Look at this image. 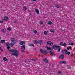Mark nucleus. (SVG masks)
Returning a JSON list of instances; mask_svg holds the SVG:
<instances>
[{
	"label": "nucleus",
	"mask_w": 75,
	"mask_h": 75,
	"mask_svg": "<svg viewBox=\"0 0 75 75\" xmlns=\"http://www.w3.org/2000/svg\"><path fill=\"white\" fill-rule=\"evenodd\" d=\"M30 16H31V15H32V14L31 13H30Z\"/></svg>",
	"instance_id": "49"
},
{
	"label": "nucleus",
	"mask_w": 75,
	"mask_h": 75,
	"mask_svg": "<svg viewBox=\"0 0 75 75\" xmlns=\"http://www.w3.org/2000/svg\"><path fill=\"white\" fill-rule=\"evenodd\" d=\"M1 31L3 32V33H5L6 32V29H3L1 30Z\"/></svg>",
	"instance_id": "24"
},
{
	"label": "nucleus",
	"mask_w": 75,
	"mask_h": 75,
	"mask_svg": "<svg viewBox=\"0 0 75 75\" xmlns=\"http://www.w3.org/2000/svg\"><path fill=\"white\" fill-rule=\"evenodd\" d=\"M28 45L29 46H30V47H34V44H33L28 43Z\"/></svg>",
	"instance_id": "18"
},
{
	"label": "nucleus",
	"mask_w": 75,
	"mask_h": 75,
	"mask_svg": "<svg viewBox=\"0 0 75 75\" xmlns=\"http://www.w3.org/2000/svg\"><path fill=\"white\" fill-rule=\"evenodd\" d=\"M25 43V42L24 41H21L20 43V45H24Z\"/></svg>",
	"instance_id": "10"
},
{
	"label": "nucleus",
	"mask_w": 75,
	"mask_h": 75,
	"mask_svg": "<svg viewBox=\"0 0 75 75\" xmlns=\"http://www.w3.org/2000/svg\"><path fill=\"white\" fill-rule=\"evenodd\" d=\"M58 52H60V51H61V48H61V47H60V46H58Z\"/></svg>",
	"instance_id": "16"
},
{
	"label": "nucleus",
	"mask_w": 75,
	"mask_h": 75,
	"mask_svg": "<svg viewBox=\"0 0 75 75\" xmlns=\"http://www.w3.org/2000/svg\"><path fill=\"white\" fill-rule=\"evenodd\" d=\"M33 33L34 34H37V30H34Z\"/></svg>",
	"instance_id": "33"
},
{
	"label": "nucleus",
	"mask_w": 75,
	"mask_h": 75,
	"mask_svg": "<svg viewBox=\"0 0 75 75\" xmlns=\"http://www.w3.org/2000/svg\"><path fill=\"white\" fill-rule=\"evenodd\" d=\"M38 44H39L40 45H41V44H43V42H42V40H40L38 41Z\"/></svg>",
	"instance_id": "14"
},
{
	"label": "nucleus",
	"mask_w": 75,
	"mask_h": 75,
	"mask_svg": "<svg viewBox=\"0 0 75 75\" xmlns=\"http://www.w3.org/2000/svg\"><path fill=\"white\" fill-rule=\"evenodd\" d=\"M21 51H22L23 52H25V51L23 50H21Z\"/></svg>",
	"instance_id": "43"
},
{
	"label": "nucleus",
	"mask_w": 75,
	"mask_h": 75,
	"mask_svg": "<svg viewBox=\"0 0 75 75\" xmlns=\"http://www.w3.org/2000/svg\"><path fill=\"white\" fill-rule=\"evenodd\" d=\"M71 57H73V54H72Z\"/></svg>",
	"instance_id": "48"
},
{
	"label": "nucleus",
	"mask_w": 75,
	"mask_h": 75,
	"mask_svg": "<svg viewBox=\"0 0 75 75\" xmlns=\"http://www.w3.org/2000/svg\"><path fill=\"white\" fill-rule=\"evenodd\" d=\"M1 38H0V40H1Z\"/></svg>",
	"instance_id": "50"
},
{
	"label": "nucleus",
	"mask_w": 75,
	"mask_h": 75,
	"mask_svg": "<svg viewBox=\"0 0 75 75\" xmlns=\"http://www.w3.org/2000/svg\"><path fill=\"white\" fill-rule=\"evenodd\" d=\"M3 60H4V61H6L7 60V59L6 57H4L3 58Z\"/></svg>",
	"instance_id": "25"
},
{
	"label": "nucleus",
	"mask_w": 75,
	"mask_h": 75,
	"mask_svg": "<svg viewBox=\"0 0 75 75\" xmlns=\"http://www.w3.org/2000/svg\"><path fill=\"white\" fill-rule=\"evenodd\" d=\"M11 28L10 27H8L7 28V30L8 31H10L11 30Z\"/></svg>",
	"instance_id": "28"
},
{
	"label": "nucleus",
	"mask_w": 75,
	"mask_h": 75,
	"mask_svg": "<svg viewBox=\"0 0 75 75\" xmlns=\"http://www.w3.org/2000/svg\"><path fill=\"white\" fill-rule=\"evenodd\" d=\"M67 49L68 50H71L72 49V47L71 46L69 47H67Z\"/></svg>",
	"instance_id": "22"
},
{
	"label": "nucleus",
	"mask_w": 75,
	"mask_h": 75,
	"mask_svg": "<svg viewBox=\"0 0 75 75\" xmlns=\"http://www.w3.org/2000/svg\"><path fill=\"white\" fill-rule=\"evenodd\" d=\"M6 45L7 47L9 45L10 46V44L8 43L7 44H6Z\"/></svg>",
	"instance_id": "37"
},
{
	"label": "nucleus",
	"mask_w": 75,
	"mask_h": 75,
	"mask_svg": "<svg viewBox=\"0 0 75 75\" xmlns=\"http://www.w3.org/2000/svg\"><path fill=\"white\" fill-rule=\"evenodd\" d=\"M0 50L1 51H3V50H2V48H1V47H0Z\"/></svg>",
	"instance_id": "44"
},
{
	"label": "nucleus",
	"mask_w": 75,
	"mask_h": 75,
	"mask_svg": "<svg viewBox=\"0 0 75 75\" xmlns=\"http://www.w3.org/2000/svg\"><path fill=\"white\" fill-rule=\"evenodd\" d=\"M65 57V56L63 54H61L59 57V58L61 59H64Z\"/></svg>",
	"instance_id": "7"
},
{
	"label": "nucleus",
	"mask_w": 75,
	"mask_h": 75,
	"mask_svg": "<svg viewBox=\"0 0 75 75\" xmlns=\"http://www.w3.org/2000/svg\"><path fill=\"white\" fill-rule=\"evenodd\" d=\"M46 48H47V50H48V51H52V47H48L47 46L46 47Z\"/></svg>",
	"instance_id": "6"
},
{
	"label": "nucleus",
	"mask_w": 75,
	"mask_h": 75,
	"mask_svg": "<svg viewBox=\"0 0 75 75\" xmlns=\"http://www.w3.org/2000/svg\"><path fill=\"white\" fill-rule=\"evenodd\" d=\"M55 7H57V8H59L60 7V6L57 4L55 5Z\"/></svg>",
	"instance_id": "19"
},
{
	"label": "nucleus",
	"mask_w": 75,
	"mask_h": 75,
	"mask_svg": "<svg viewBox=\"0 0 75 75\" xmlns=\"http://www.w3.org/2000/svg\"><path fill=\"white\" fill-rule=\"evenodd\" d=\"M60 62L62 63V64H65L67 63V62L65 61H61Z\"/></svg>",
	"instance_id": "15"
},
{
	"label": "nucleus",
	"mask_w": 75,
	"mask_h": 75,
	"mask_svg": "<svg viewBox=\"0 0 75 75\" xmlns=\"http://www.w3.org/2000/svg\"><path fill=\"white\" fill-rule=\"evenodd\" d=\"M38 43V41L37 40H35L34 41V44H37Z\"/></svg>",
	"instance_id": "21"
},
{
	"label": "nucleus",
	"mask_w": 75,
	"mask_h": 75,
	"mask_svg": "<svg viewBox=\"0 0 75 75\" xmlns=\"http://www.w3.org/2000/svg\"><path fill=\"white\" fill-rule=\"evenodd\" d=\"M44 33L45 35H47V32L45 31L44 32Z\"/></svg>",
	"instance_id": "31"
},
{
	"label": "nucleus",
	"mask_w": 75,
	"mask_h": 75,
	"mask_svg": "<svg viewBox=\"0 0 75 75\" xmlns=\"http://www.w3.org/2000/svg\"><path fill=\"white\" fill-rule=\"evenodd\" d=\"M43 61L44 62H45L46 63H49V62L48 61V59L45 58L43 59Z\"/></svg>",
	"instance_id": "8"
},
{
	"label": "nucleus",
	"mask_w": 75,
	"mask_h": 75,
	"mask_svg": "<svg viewBox=\"0 0 75 75\" xmlns=\"http://www.w3.org/2000/svg\"><path fill=\"white\" fill-rule=\"evenodd\" d=\"M35 11H36V12L37 13V14H39V13H40L38 9H36Z\"/></svg>",
	"instance_id": "20"
},
{
	"label": "nucleus",
	"mask_w": 75,
	"mask_h": 75,
	"mask_svg": "<svg viewBox=\"0 0 75 75\" xmlns=\"http://www.w3.org/2000/svg\"><path fill=\"white\" fill-rule=\"evenodd\" d=\"M66 45H67V44L65 43H64L63 44V46L64 47H66Z\"/></svg>",
	"instance_id": "32"
},
{
	"label": "nucleus",
	"mask_w": 75,
	"mask_h": 75,
	"mask_svg": "<svg viewBox=\"0 0 75 75\" xmlns=\"http://www.w3.org/2000/svg\"><path fill=\"white\" fill-rule=\"evenodd\" d=\"M11 40L12 41V42L14 43V44H16L17 41L15 40H14V38H11Z\"/></svg>",
	"instance_id": "3"
},
{
	"label": "nucleus",
	"mask_w": 75,
	"mask_h": 75,
	"mask_svg": "<svg viewBox=\"0 0 75 75\" xmlns=\"http://www.w3.org/2000/svg\"><path fill=\"white\" fill-rule=\"evenodd\" d=\"M61 52H62V53H64V50H62V51H61Z\"/></svg>",
	"instance_id": "45"
},
{
	"label": "nucleus",
	"mask_w": 75,
	"mask_h": 75,
	"mask_svg": "<svg viewBox=\"0 0 75 75\" xmlns=\"http://www.w3.org/2000/svg\"><path fill=\"white\" fill-rule=\"evenodd\" d=\"M0 23L1 24H2V23H3V21H2L0 20Z\"/></svg>",
	"instance_id": "39"
},
{
	"label": "nucleus",
	"mask_w": 75,
	"mask_h": 75,
	"mask_svg": "<svg viewBox=\"0 0 75 75\" xmlns=\"http://www.w3.org/2000/svg\"><path fill=\"white\" fill-rule=\"evenodd\" d=\"M67 49H65L64 50V51L65 52V54H66V53H67V52H68V51H67Z\"/></svg>",
	"instance_id": "35"
},
{
	"label": "nucleus",
	"mask_w": 75,
	"mask_h": 75,
	"mask_svg": "<svg viewBox=\"0 0 75 75\" xmlns=\"http://www.w3.org/2000/svg\"><path fill=\"white\" fill-rule=\"evenodd\" d=\"M47 45H52L53 43H52V42L50 41L48 42L47 43Z\"/></svg>",
	"instance_id": "9"
},
{
	"label": "nucleus",
	"mask_w": 75,
	"mask_h": 75,
	"mask_svg": "<svg viewBox=\"0 0 75 75\" xmlns=\"http://www.w3.org/2000/svg\"><path fill=\"white\" fill-rule=\"evenodd\" d=\"M9 46H10V47H13V46H14V43H11L10 44Z\"/></svg>",
	"instance_id": "17"
},
{
	"label": "nucleus",
	"mask_w": 75,
	"mask_h": 75,
	"mask_svg": "<svg viewBox=\"0 0 75 75\" xmlns=\"http://www.w3.org/2000/svg\"><path fill=\"white\" fill-rule=\"evenodd\" d=\"M40 51L42 54H43L44 55H45V54H48V53H47V52H48V51L47 50H43L42 49H40Z\"/></svg>",
	"instance_id": "2"
},
{
	"label": "nucleus",
	"mask_w": 75,
	"mask_h": 75,
	"mask_svg": "<svg viewBox=\"0 0 75 75\" xmlns=\"http://www.w3.org/2000/svg\"><path fill=\"white\" fill-rule=\"evenodd\" d=\"M6 41L5 40H1L0 42V43L1 44H4Z\"/></svg>",
	"instance_id": "12"
},
{
	"label": "nucleus",
	"mask_w": 75,
	"mask_h": 75,
	"mask_svg": "<svg viewBox=\"0 0 75 75\" xmlns=\"http://www.w3.org/2000/svg\"><path fill=\"white\" fill-rule=\"evenodd\" d=\"M58 73L59 74H61V71H58Z\"/></svg>",
	"instance_id": "40"
},
{
	"label": "nucleus",
	"mask_w": 75,
	"mask_h": 75,
	"mask_svg": "<svg viewBox=\"0 0 75 75\" xmlns=\"http://www.w3.org/2000/svg\"><path fill=\"white\" fill-rule=\"evenodd\" d=\"M7 48L8 50H10V46H7Z\"/></svg>",
	"instance_id": "38"
},
{
	"label": "nucleus",
	"mask_w": 75,
	"mask_h": 75,
	"mask_svg": "<svg viewBox=\"0 0 75 75\" xmlns=\"http://www.w3.org/2000/svg\"><path fill=\"white\" fill-rule=\"evenodd\" d=\"M26 9H27V7L26 6H25L23 8V10H26Z\"/></svg>",
	"instance_id": "26"
},
{
	"label": "nucleus",
	"mask_w": 75,
	"mask_h": 75,
	"mask_svg": "<svg viewBox=\"0 0 75 75\" xmlns=\"http://www.w3.org/2000/svg\"><path fill=\"white\" fill-rule=\"evenodd\" d=\"M8 19H9V18H8V17L5 16L4 17V20H5V21H8Z\"/></svg>",
	"instance_id": "11"
},
{
	"label": "nucleus",
	"mask_w": 75,
	"mask_h": 75,
	"mask_svg": "<svg viewBox=\"0 0 75 75\" xmlns=\"http://www.w3.org/2000/svg\"><path fill=\"white\" fill-rule=\"evenodd\" d=\"M52 24V22H51L49 21L48 22V24L49 25H51V24Z\"/></svg>",
	"instance_id": "30"
},
{
	"label": "nucleus",
	"mask_w": 75,
	"mask_h": 75,
	"mask_svg": "<svg viewBox=\"0 0 75 75\" xmlns=\"http://www.w3.org/2000/svg\"><path fill=\"white\" fill-rule=\"evenodd\" d=\"M58 46H57L56 45H53L52 47V49H53L54 50H55V49H58Z\"/></svg>",
	"instance_id": "5"
},
{
	"label": "nucleus",
	"mask_w": 75,
	"mask_h": 75,
	"mask_svg": "<svg viewBox=\"0 0 75 75\" xmlns=\"http://www.w3.org/2000/svg\"><path fill=\"white\" fill-rule=\"evenodd\" d=\"M63 43H63V42H61L60 43V45H61V46H63Z\"/></svg>",
	"instance_id": "29"
},
{
	"label": "nucleus",
	"mask_w": 75,
	"mask_h": 75,
	"mask_svg": "<svg viewBox=\"0 0 75 75\" xmlns=\"http://www.w3.org/2000/svg\"><path fill=\"white\" fill-rule=\"evenodd\" d=\"M30 60H32V61H36V59H30Z\"/></svg>",
	"instance_id": "34"
},
{
	"label": "nucleus",
	"mask_w": 75,
	"mask_h": 75,
	"mask_svg": "<svg viewBox=\"0 0 75 75\" xmlns=\"http://www.w3.org/2000/svg\"><path fill=\"white\" fill-rule=\"evenodd\" d=\"M71 66H69L68 67V69H71Z\"/></svg>",
	"instance_id": "41"
},
{
	"label": "nucleus",
	"mask_w": 75,
	"mask_h": 75,
	"mask_svg": "<svg viewBox=\"0 0 75 75\" xmlns=\"http://www.w3.org/2000/svg\"><path fill=\"white\" fill-rule=\"evenodd\" d=\"M40 24H43V22H40Z\"/></svg>",
	"instance_id": "42"
},
{
	"label": "nucleus",
	"mask_w": 75,
	"mask_h": 75,
	"mask_svg": "<svg viewBox=\"0 0 75 75\" xmlns=\"http://www.w3.org/2000/svg\"><path fill=\"white\" fill-rule=\"evenodd\" d=\"M10 52H14L12 53V55H13V56H15L16 57H17L18 56V54H19V52L18 50H17L16 49H11L9 50Z\"/></svg>",
	"instance_id": "1"
},
{
	"label": "nucleus",
	"mask_w": 75,
	"mask_h": 75,
	"mask_svg": "<svg viewBox=\"0 0 75 75\" xmlns=\"http://www.w3.org/2000/svg\"><path fill=\"white\" fill-rule=\"evenodd\" d=\"M49 53H50V54H51L52 56V57H54V56H55V53L51 51H49Z\"/></svg>",
	"instance_id": "4"
},
{
	"label": "nucleus",
	"mask_w": 75,
	"mask_h": 75,
	"mask_svg": "<svg viewBox=\"0 0 75 75\" xmlns=\"http://www.w3.org/2000/svg\"><path fill=\"white\" fill-rule=\"evenodd\" d=\"M50 32H51V33H53V32H54V30L53 29H51L50 30Z\"/></svg>",
	"instance_id": "36"
},
{
	"label": "nucleus",
	"mask_w": 75,
	"mask_h": 75,
	"mask_svg": "<svg viewBox=\"0 0 75 75\" xmlns=\"http://www.w3.org/2000/svg\"><path fill=\"white\" fill-rule=\"evenodd\" d=\"M70 52H67V53H66V54H67L68 55H70Z\"/></svg>",
	"instance_id": "23"
},
{
	"label": "nucleus",
	"mask_w": 75,
	"mask_h": 75,
	"mask_svg": "<svg viewBox=\"0 0 75 75\" xmlns=\"http://www.w3.org/2000/svg\"><path fill=\"white\" fill-rule=\"evenodd\" d=\"M32 1H36V0H32Z\"/></svg>",
	"instance_id": "47"
},
{
	"label": "nucleus",
	"mask_w": 75,
	"mask_h": 75,
	"mask_svg": "<svg viewBox=\"0 0 75 75\" xmlns=\"http://www.w3.org/2000/svg\"><path fill=\"white\" fill-rule=\"evenodd\" d=\"M21 49H22V50H25V47L24 45H23L22 46H21Z\"/></svg>",
	"instance_id": "13"
},
{
	"label": "nucleus",
	"mask_w": 75,
	"mask_h": 75,
	"mask_svg": "<svg viewBox=\"0 0 75 75\" xmlns=\"http://www.w3.org/2000/svg\"><path fill=\"white\" fill-rule=\"evenodd\" d=\"M14 23H17V21H15L14 22Z\"/></svg>",
	"instance_id": "46"
},
{
	"label": "nucleus",
	"mask_w": 75,
	"mask_h": 75,
	"mask_svg": "<svg viewBox=\"0 0 75 75\" xmlns=\"http://www.w3.org/2000/svg\"><path fill=\"white\" fill-rule=\"evenodd\" d=\"M68 45H74V44L72 43H70L68 44Z\"/></svg>",
	"instance_id": "27"
}]
</instances>
